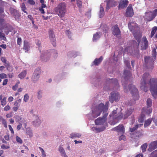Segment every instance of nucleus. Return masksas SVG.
I'll use <instances>...</instances> for the list:
<instances>
[{
    "label": "nucleus",
    "instance_id": "f03ea898",
    "mask_svg": "<svg viewBox=\"0 0 157 157\" xmlns=\"http://www.w3.org/2000/svg\"><path fill=\"white\" fill-rule=\"evenodd\" d=\"M128 26L130 31L133 33L135 38L138 43L137 44V47L136 48L131 47H127L124 49V52H127L130 55L138 57L139 53L138 47L140 42V38L142 36L139 31V28L137 27L136 23L133 22H130L128 23Z\"/></svg>",
    "mask_w": 157,
    "mask_h": 157
},
{
    "label": "nucleus",
    "instance_id": "774afa93",
    "mask_svg": "<svg viewBox=\"0 0 157 157\" xmlns=\"http://www.w3.org/2000/svg\"><path fill=\"white\" fill-rule=\"evenodd\" d=\"M8 126L10 131L11 132V133L12 134H13L14 131L13 130V128H12L11 125H8Z\"/></svg>",
    "mask_w": 157,
    "mask_h": 157
},
{
    "label": "nucleus",
    "instance_id": "393cba45",
    "mask_svg": "<svg viewBox=\"0 0 157 157\" xmlns=\"http://www.w3.org/2000/svg\"><path fill=\"white\" fill-rule=\"evenodd\" d=\"M59 151L61 155L63 157H68L66 155L65 150L62 145H60L58 148Z\"/></svg>",
    "mask_w": 157,
    "mask_h": 157
},
{
    "label": "nucleus",
    "instance_id": "338daca9",
    "mask_svg": "<svg viewBox=\"0 0 157 157\" xmlns=\"http://www.w3.org/2000/svg\"><path fill=\"white\" fill-rule=\"evenodd\" d=\"M4 138H5V139L6 140H7V141L9 140H10L9 135L8 134L4 136Z\"/></svg>",
    "mask_w": 157,
    "mask_h": 157
},
{
    "label": "nucleus",
    "instance_id": "cd10ccee",
    "mask_svg": "<svg viewBox=\"0 0 157 157\" xmlns=\"http://www.w3.org/2000/svg\"><path fill=\"white\" fill-rule=\"evenodd\" d=\"M109 82H112L114 85L115 89H117L119 88V85L117 79L115 78L114 79H109Z\"/></svg>",
    "mask_w": 157,
    "mask_h": 157
},
{
    "label": "nucleus",
    "instance_id": "a211bd4d",
    "mask_svg": "<svg viewBox=\"0 0 157 157\" xmlns=\"http://www.w3.org/2000/svg\"><path fill=\"white\" fill-rule=\"evenodd\" d=\"M149 147L147 150L150 152L157 148V141L151 142L149 144Z\"/></svg>",
    "mask_w": 157,
    "mask_h": 157
},
{
    "label": "nucleus",
    "instance_id": "e433bc0d",
    "mask_svg": "<svg viewBox=\"0 0 157 157\" xmlns=\"http://www.w3.org/2000/svg\"><path fill=\"white\" fill-rule=\"evenodd\" d=\"M3 29L0 28V39L5 40L6 38L5 37L4 34L2 33V30Z\"/></svg>",
    "mask_w": 157,
    "mask_h": 157
},
{
    "label": "nucleus",
    "instance_id": "f8f14e48",
    "mask_svg": "<svg viewBox=\"0 0 157 157\" xmlns=\"http://www.w3.org/2000/svg\"><path fill=\"white\" fill-rule=\"evenodd\" d=\"M152 102L151 100L149 98H148L147 100V107H145L143 109V112H146L147 115L150 114L152 111L151 108L149 107L151 106L152 105Z\"/></svg>",
    "mask_w": 157,
    "mask_h": 157
},
{
    "label": "nucleus",
    "instance_id": "a19ab883",
    "mask_svg": "<svg viewBox=\"0 0 157 157\" xmlns=\"http://www.w3.org/2000/svg\"><path fill=\"white\" fill-rule=\"evenodd\" d=\"M143 124L136 125L134 127L130 128V131L131 132H134L136 129H137L139 126H141Z\"/></svg>",
    "mask_w": 157,
    "mask_h": 157
},
{
    "label": "nucleus",
    "instance_id": "f3484780",
    "mask_svg": "<svg viewBox=\"0 0 157 157\" xmlns=\"http://www.w3.org/2000/svg\"><path fill=\"white\" fill-rule=\"evenodd\" d=\"M128 2L126 0H120L119 2V9H121L126 7L128 4Z\"/></svg>",
    "mask_w": 157,
    "mask_h": 157
},
{
    "label": "nucleus",
    "instance_id": "0e129e2a",
    "mask_svg": "<svg viewBox=\"0 0 157 157\" xmlns=\"http://www.w3.org/2000/svg\"><path fill=\"white\" fill-rule=\"evenodd\" d=\"M18 87V84H16L14 86H13V89L14 90H15Z\"/></svg>",
    "mask_w": 157,
    "mask_h": 157
},
{
    "label": "nucleus",
    "instance_id": "e2e57ef3",
    "mask_svg": "<svg viewBox=\"0 0 157 157\" xmlns=\"http://www.w3.org/2000/svg\"><path fill=\"white\" fill-rule=\"evenodd\" d=\"M0 13L1 15L3 16H5L4 13L3 9L2 8H0Z\"/></svg>",
    "mask_w": 157,
    "mask_h": 157
},
{
    "label": "nucleus",
    "instance_id": "603ef678",
    "mask_svg": "<svg viewBox=\"0 0 157 157\" xmlns=\"http://www.w3.org/2000/svg\"><path fill=\"white\" fill-rule=\"evenodd\" d=\"M7 77V75L5 73H2L0 74V78L2 79L6 78Z\"/></svg>",
    "mask_w": 157,
    "mask_h": 157
},
{
    "label": "nucleus",
    "instance_id": "052dcab7",
    "mask_svg": "<svg viewBox=\"0 0 157 157\" xmlns=\"http://www.w3.org/2000/svg\"><path fill=\"white\" fill-rule=\"evenodd\" d=\"M2 121V124H3L4 127L6 128L7 127V124L6 120L4 119H3Z\"/></svg>",
    "mask_w": 157,
    "mask_h": 157
},
{
    "label": "nucleus",
    "instance_id": "3c124183",
    "mask_svg": "<svg viewBox=\"0 0 157 157\" xmlns=\"http://www.w3.org/2000/svg\"><path fill=\"white\" fill-rule=\"evenodd\" d=\"M119 140L121 141V140H123L124 141H125L126 140V138L124 135H121L119 138Z\"/></svg>",
    "mask_w": 157,
    "mask_h": 157
},
{
    "label": "nucleus",
    "instance_id": "412c9836",
    "mask_svg": "<svg viewBox=\"0 0 157 157\" xmlns=\"http://www.w3.org/2000/svg\"><path fill=\"white\" fill-rule=\"evenodd\" d=\"M103 60V57L102 56H101L99 58H96L94 60L92 63L91 66H98Z\"/></svg>",
    "mask_w": 157,
    "mask_h": 157
},
{
    "label": "nucleus",
    "instance_id": "9b49d317",
    "mask_svg": "<svg viewBox=\"0 0 157 157\" xmlns=\"http://www.w3.org/2000/svg\"><path fill=\"white\" fill-rule=\"evenodd\" d=\"M41 72V71L40 68L36 69L32 77V81L34 83L37 82L40 77Z\"/></svg>",
    "mask_w": 157,
    "mask_h": 157
},
{
    "label": "nucleus",
    "instance_id": "a18cd8bd",
    "mask_svg": "<svg viewBox=\"0 0 157 157\" xmlns=\"http://www.w3.org/2000/svg\"><path fill=\"white\" fill-rule=\"evenodd\" d=\"M39 148L41 152L42 157H45L46 156V155L44 151L40 147H39Z\"/></svg>",
    "mask_w": 157,
    "mask_h": 157
},
{
    "label": "nucleus",
    "instance_id": "0eeeda50",
    "mask_svg": "<svg viewBox=\"0 0 157 157\" xmlns=\"http://www.w3.org/2000/svg\"><path fill=\"white\" fill-rule=\"evenodd\" d=\"M55 11L56 14L60 17H64L67 12L66 6L65 3L64 2L60 3L57 7L55 8Z\"/></svg>",
    "mask_w": 157,
    "mask_h": 157
},
{
    "label": "nucleus",
    "instance_id": "c03bdc74",
    "mask_svg": "<svg viewBox=\"0 0 157 157\" xmlns=\"http://www.w3.org/2000/svg\"><path fill=\"white\" fill-rule=\"evenodd\" d=\"M147 145V143H145L142 145L141 148L142 150V151L143 152H144L146 150Z\"/></svg>",
    "mask_w": 157,
    "mask_h": 157
},
{
    "label": "nucleus",
    "instance_id": "423d86ee",
    "mask_svg": "<svg viewBox=\"0 0 157 157\" xmlns=\"http://www.w3.org/2000/svg\"><path fill=\"white\" fill-rule=\"evenodd\" d=\"M155 48H154L152 50V59L148 56H145L144 57L145 66L146 67H147L148 69H150L149 70H151L153 69V63L156 58V49H157V46H156Z\"/></svg>",
    "mask_w": 157,
    "mask_h": 157
},
{
    "label": "nucleus",
    "instance_id": "6ab92c4d",
    "mask_svg": "<svg viewBox=\"0 0 157 157\" xmlns=\"http://www.w3.org/2000/svg\"><path fill=\"white\" fill-rule=\"evenodd\" d=\"M117 4V2L113 0L108 1L106 5V10H108L110 7L115 6Z\"/></svg>",
    "mask_w": 157,
    "mask_h": 157
},
{
    "label": "nucleus",
    "instance_id": "ea45409f",
    "mask_svg": "<svg viewBox=\"0 0 157 157\" xmlns=\"http://www.w3.org/2000/svg\"><path fill=\"white\" fill-rule=\"evenodd\" d=\"M152 120L151 119H149L147 120V121H145V123L144 124V126L145 127H146L149 126L150 124H151V122Z\"/></svg>",
    "mask_w": 157,
    "mask_h": 157
},
{
    "label": "nucleus",
    "instance_id": "39448f33",
    "mask_svg": "<svg viewBox=\"0 0 157 157\" xmlns=\"http://www.w3.org/2000/svg\"><path fill=\"white\" fill-rule=\"evenodd\" d=\"M122 83L124 88L125 92H128L129 90H130L131 93L135 100H137L139 99V96L138 94V90L134 85L130 84L128 87L126 85L127 84L126 82L124 83V82L123 81Z\"/></svg>",
    "mask_w": 157,
    "mask_h": 157
},
{
    "label": "nucleus",
    "instance_id": "a878e982",
    "mask_svg": "<svg viewBox=\"0 0 157 157\" xmlns=\"http://www.w3.org/2000/svg\"><path fill=\"white\" fill-rule=\"evenodd\" d=\"M102 33L100 32H97L94 34L93 36V40L94 42L98 40H99L101 36Z\"/></svg>",
    "mask_w": 157,
    "mask_h": 157
},
{
    "label": "nucleus",
    "instance_id": "58836bf2",
    "mask_svg": "<svg viewBox=\"0 0 157 157\" xmlns=\"http://www.w3.org/2000/svg\"><path fill=\"white\" fill-rule=\"evenodd\" d=\"M103 28L102 27V26H101V27L103 29V34L105 33L106 34V33L108 32V28L107 25H103Z\"/></svg>",
    "mask_w": 157,
    "mask_h": 157
},
{
    "label": "nucleus",
    "instance_id": "c85d7f7f",
    "mask_svg": "<svg viewBox=\"0 0 157 157\" xmlns=\"http://www.w3.org/2000/svg\"><path fill=\"white\" fill-rule=\"evenodd\" d=\"M7 25L5 20L0 18V27L2 29H6L7 27Z\"/></svg>",
    "mask_w": 157,
    "mask_h": 157
},
{
    "label": "nucleus",
    "instance_id": "4468645a",
    "mask_svg": "<svg viewBox=\"0 0 157 157\" xmlns=\"http://www.w3.org/2000/svg\"><path fill=\"white\" fill-rule=\"evenodd\" d=\"M140 45L142 50H146L147 48L148 43L146 37H143Z\"/></svg>",
    "mask_w": 157,
    "mask_h": 157
},
{
    "label": "nucleus",
    "instance_id": "2eb2a0df",
    "mask_svg": "<svg viewBox=\"0 0 157 157\" xmlns=\"http://www.w3.org/2000/svg\"><path fill=\"white\" fill-rule=\"evenodd\" d=\"M49 36L51 42H52L53 46H56V40L54 32L52 29H50L49 31Z\"/></svg>",
    "mask_w": 157,
    "mask_h": 157
},
{
    "label": "nucleus",
    "instance_id": "b1692460",
    "mask_svg": "<svg viewBox=\"0 0 157 157\" xmlns=\"http://www.w3.org/2000/svg\"><path fill=\"white\" fill-rule=\"evenodd\" d=\"M105 128L104 126L101 127H93L91 128V130L96 133H98L104 131Z\"/></svg>",
    "mask_w": 157,
    "mask_h": 157
},
{
    "label": "nucleus",
    "instance_id": "49530a36",
    "mask_svg": "<svg viewBox=\"0 0 157 157\" xmlns=\"http://www.w3.org/2000/svg\"><path fill=\"white\" fill-rule=\"evenodd\" d=\"M76 2L77 6H78L79 8H81L82 5V2L81 1H80V0H76Z\"/></svg>",
    "mask_w": 157,
    "mask_h": 157
},
{
    "label": "nucleus",
    "instance_id": "864d4df0",
    "mask_svg": "<svg viewBox=\"0 0 157 157\" xmlns=\"http://www.w3.org/2000/svg\"><path fill=\"white\" fill-rule=\"evenodd\" d=\"M16 141L20 144L22 143V141L20 138L18 136H17L16 138Z\"/></svg>",
    "mask_w": 157,
    "mask_h": 157
},
{
    "label": "nucleus",
    "instance_id": "aec40b11",
    "mask_svg": "<svg viewBox=\"0 0 157 157\" xmlns=\"http://www.w3.org/2000/svg\"><path fill=\"white\" fill-rule=\"evenodd\" d=\"M113 130L122 134L124 132V128L123 125H119L118 126L113 128Z\"/></svg>",
    "mask_w": 157,
    "mask_h": 157
},
{
    "label": "nucleus",
    "instance_id": "5701e85b",
    "mask_svg": "<svg viewBox=\"0 0 157 157\" xmlns=\"http://www.w3.org/2000/svg\"><path fill=\"white\" fill-rule=\"evenodd\" d=\"M113 33L116 36H118L120 34L121 32L118 25H115L113 27Z\"/></svg>",
    "mask_w": 157,
    "mask_h": 157
},
{
    "label": "nucleus",
    "instance_id": "5fc2aeb1",
    "mask_svg": "<svg viewBox=\"0 0 157 157\" xmlns=\"http://www.w3.org/2000/svg\"><path fill=\"white\" fill-rule=\"evenodd\" d=\"M124 63H125V64L126 65L127 67L128 68H129L130 67V64L128 60H124Z\"/></svg>",
    "mask_w": 157,
    "mask_h": 157
},
{
    "label": "nucleus",
    "instance_id": "09e8293b",
    "mask_svg": "<svg viewBox=\"0 0 157 157\" xmlns=\"http://www.w3.org/2000/svg\"><path fill=\"white\" fill-rule=\"evenodd\" d=\"M29 99V95L26 94L24 95V100L25 102H27L28 101Z\"/></svg>",
    "mask_w": 157,
    "mask_h": 157
},
{
    "label": "nucleus",
    "instance_id": "473e14b6",
    "mask_svg": "<svg viewBox=\"0 0 157 157\" xmlns=\"http://www.w3.org/2000/svg\"><path fill=\"white\" fill-rule=\"evenodd\" d=\"M29 48L30 47L28 42L25 40H24L23 49L25 51V52H28L29 50Z\"/></svg>",
    "mask_w": 157,
    "mask_h": 157
},
{
    "label": "nucleus",
    "instance_id": "ddd939ff",
    "mask_svg": "<svg viewBox=\"0 0 157 157\" xmlns=\"http://www.w3.org/2000/svg\"><path fill=\"white\" fill-rule=\"evenodd\" d=\"M1 60L2 62L4 63L5 67L7 70L12 71V67L10 66L9 62L7 60L6 58L4 57H2L1 58Z\"/></svg>",
    "mask_w": 157,
    "mask_h": 157
},
{
    "label": "nucleus",
    "instance_id": "c9c22d12",
    "mask_svg": "<svg viewBox=\"0 0 157 157\" xmlns=\"http://www.w3.org/2000/svg\"><path fill=\"white\" fill-rule=\"evenodd\" d=\"M157 30V27L156 26H155L153 27L151 30V34L150 35V37L152 38L153 37L155 34L156 33Z\"/></svg>",
    "mask_w": 157,
    "mask_h": 157
},
{
    "label": "nucleus",
    "instance_id": "f704fd0d",
    "mask_svg": "<svg viewBox=\"0 0 157 157\" xmlns=\"http://www.w3.org/2000/svg\"><path fill=\"white\" fill-rule=\"evenodd\" d=\"M26 75V71L24 70L18 75V77L21 79H22Z\"/></svg>",
    "mask_w": 157,
    "mask_h": 157
},
{
    "label": "nucleus",
    "instance_id": "69168bd1",
    "mask_svg": "<svg viewBox=\"0 0 157 157\" xmlns=\"http://www.w3.org/2000/svg\"><path fill=\"white\" fill-rule=\"evenodd\" d=\"M10 107L9 105H7L4 108V111H7L9 110L10 109Z\"/></svg>",
    "mask_w": 157,
    "mask_h": 157
},
{
    "label": "nucleus",
    "instance_id": "bb28decb",
    "mask_svg": "<svg viewBox=\"0 0 157 157\" xmlns=\"http://www.w3.org/2000/svg\"><path fill=\"white\" fill-rule=\"evenodd\" d=\"M131 76V74L130 71L125 70L124 73V76L125 80H127L130 78Z\"/></svg>",
    "mask_w": 157,
    "mask_h": 157
},
{
    "label": "nucleus",
    "instance_id": "79ce46f5",
    "mask_svg": "<svg viewBox=\"0 0 157 157\" xmlns=\"http://www.w3.org/2000/svg\"><path fill=\"white\" fill-rule=\"evenodd\" d=\"M149 157H157V150L152 152L149 155Z\"/></svg>",
    "mask_w": 157,
    "mask_h": 157
},
{
    "label": "nucleus",
    "instance_id": "9d476101",
    "mask_svg": "<svg viewBox=\"0 0 157 157\" xmlns=\"http://www.w3.org/2000/svg\"><path fill=\"white\" fill-rule=\"evenodd\" d=\"M120 98V96L119 94L116 91L111 92L109 96V100L111 103H113L114 101H118Z\"/></svg>",
    "mask_w": 157,
    "mask_h": 157
},
{
    "label": "nucleus",
    "instance_id": "de8ad7c7",
    "mask_svg": "<svg viewBox=\"0 0 157 157\" xmlns=\"http://www.w3.org/2000/svg\"><path fill=\"white\" fill-rule=\"evenodd\" d=\"M6 97H4L3 98V99L1 101V104L2 105H5L6 103Z\"/></svg>",
    "mask_w": 157,
    "mask_h": 157
},
{
    "label": "nucleus",
    "instance_id": "8fccbe9b",
    "mask_svg": "<svg viewBox=\"0 0 157 157\" xmlns=\"http://www.w3.org/2000/svg\"><path fill=\"white\" fill-rule=\"evenodd\" d=\"M142 135V132L141 131L137 132L135 133V135H136V136L138 137H139L141 136Z\"/></svg>",
    "mask_w": 157,
    "mask_h": 157
},
{
    "label": "nucleus",
    "instance_id": "2f4dec72",
    "mask_svg": "<svg viewBox=\"0 0 157 157\" xmlns=\"http://www.w3.org/2000/svg\"><path fill=\"white\" fill-rule=\"evenodd\" d=\"M99 15L100 18L102 17L104 15V10L102 4L100 6V11Z\"/></svg>",
    "mask_w": 157,
    "mask_h": 157
},
{
    "label": "nucleus",
    "instance_id": "4d7b16f0",
    "mask_svg": "<svg viewBox=\"0 0 157 157\" xmlns=\"http://www.w3.org/2000/svg\"><path fill=\"white\" fill-rule=\"evenodd\" d=\"M22 40L21 38L18 37L17 39V44L19 45H20L22 42Z\"/></svg>",
    "mask_w": 157,
    "mask_h": 157
},
{
    "label": "nucleus",
    "instance_id": "6e6d98bb",
    "mask_svg": "<svg viewBox=\"0 0 157 157\" xmlns=\"http://www.w3.org/2000/svg\"><path fill=\"white\" fill-rule=\"evenodd\" d=\"M1 148L2 149H8L10 148L9 146H6L4 144L2 145L1 146Z\"/></svg>",
    "mask_w": 157,
    "mask_h": 157
},
{
    "label": "nucleus",
    "instance_id": "20e7f679",
    "mask_svg": "<svg viewBox=\"0 0 157 157\" xmlns=\"http://www.w3.org/2000/svg\"><path fill=\"white\" fill-rule=\"evenodd\" d=\"M133 110V108L131 107L128 109L125 112L124 114L122 116L121 115H115L117 113L116 110H113L112 114H110L109 116L110 120L109 123L111 125H114L116 124L117 121L121 119L122 118L125 119L130 116L132 113Z\"/></svg>",
    "mask_w": 157,
    "mask_h": 157
},
{
    "label": "nucleus",
    "instance_id": "7ed1b4c3",
    "mask_svg": "<svg viewBox=\"0 0 157 157\" xmlns=\"http://www.w3.org/2000/svg\"><path fill=\"white\" fill-rule=\"evenodd\" d=\"M151 77L149 73H145L142 76L140 87L142 90L145 92L147 91L148 89L147 83L150 79L149 83L151 91L152 96L155 98L157 96V79H151Z\"/></svg>",
    "mask_w": 157,
    "mask_h": 157
},
{
    "label": "nucleus",
    "instance_id": "72a5a7b5",
    "mask_svg": "<svg viewBox=\"0 0 157 157\" xmlns=\"http://www.w3.org/2000/svg\"><path fill=\"white\" fill-rule=\"evenodd\" d=\"M144 113H146L147 114L146 112H143V110H142V113L141 114L140 117L138 119V121L139 122H143L144 121V119L145 118V115L144 114Z\"/></svg>",
    "mask_w": 157,
    "mask_h": 157
},
{
    "label": "nucleus",
    "instance_id": "7c9ffc66",
    "mask_svg": "<svg viewBox=\"0 0 157 157\" xmlns=\"http://www.w3.org/2000/svg\"><path fill=\"white\" fill-rule=\"evenodd\" d=\"M35 120L33 121V124L35 126L39 125L40 123V121L39 117L35 116Z\"/></svg>",
    "mask_w": 157,
    "mask_h": 157
},
{
    "label": "nucleus",
    "instance_id": "37998d69",
    "mask_svg": "<svg viewBox=\"0 0 157 157\" xmlns=\"http://www.w3.org/2000/svg\"><path fill=\"white\" fill-rule=\"evenodd\" d=\"M21 100V99H18L17 100L15 101L14 105L15 106L19 107L20 105V103Z\"/></svg>",
    "mask_w": 157,
    "mask_h": 157
},
{
    "label": "nucleus",
    "instance_id": "680f3d73",
    "mask_svg": "<svg viewBox=\"0 0 157 157\" xmlns=\"http://www.w3.org/2000/svg\"><path fill=\"white\" fill-rule=\"evenodd\" d=\"M22 126V123H20L17 126V129L18 130H19L21 129Z\"/></svg>",
    "mask_w": 157,
    "mask_h": 157
},
{
    "label": "nucleus",
    "instance_id": "dca6fc26",
    "mask_svg": "<svg viewBox=\"0 0 157 157\" xmlns=\"http://www.w3.org/2000/svg\"><path fill=\"white\" fill-rule=\"evenodd\" d=\"M10 10L11 14L15 19L17 20H19L20 17V14L17 11L12 8H10Z\"/></svg>",
    "mask_w": 157,
    "mask_h": 157
},
{
    "label": "nucleus",
    "instance_id": "c756f323",
    "mask_svg": "<svg viewBox=\"0 0 157 157\" xmlns=\"http://www.w3.org/2000/svg\"><path fill=\"white\" fill-rule=\"evenodd\" d=\"M82 136V134L79 133L73 132L70 134V137L71 138H80Z\"/></svg>",
    "mask_w": 157,
    "mask_h": 157
},
{
    "label": "nucleus",
    "instance_id": "bf43d9fd",
    "mask_svg": "<svg viewBox=\"0 0 157 157\" xmlns=\"http://www.w3.org/2000/svg\"><path fill=\"white\" fill-rule=\"evenodd\" d=\"M66 34L68 36V37L69 38H71V36L70 35L71 34V32L70 31H69V30L66 31Z\"/></svg>",
    "mask_w": 157,
    "mask_h": 157
},
{
    "label": "nucleus",
    "instance_id": "4be33fe9",
    "mask_svg": "<svg viewBox=\"0 0 157 157\" xmlns=\"http://www.w3.org/2000/svg\"><path fill=\"white\" fill-rule=\"evenodd\" d=\"M126 15L127 17H131L133 16L134 13L132 7L131 6H128L126 10Z\"/></svg>",
    "mask_w": 157,
    "mask_h": 157
},
{
    "label": "nucleus",
    "instance_id": "1a4fd4ad",
    "mask_svg": "<svg viewBox=\"0 0 157 157\" xmlns=\"http://www.w3.org/2000/svg\"><path fill=\"white\" fill-rule=\"evenodd\" d=\"M157 14V9H155L153 12L148 11L145 13L144 18L147 21L152 20Z\"/></svg>",
    "mask_w": 157,
    "mask_h": 157
},
{
    "label": "nucleus",
    "instance_id": "f257e3e1",
    "mask_svg": "<svg viewBox=\"0 0 157 157\" xmlns=\"http://www.w3.org/2000/svg\"><path fill=\"white\" fill-rule=\"evenodd\" d=\"M109 102L108 101L106 102L105 105L103 103H100L99 105L93 107L92 109V113L87 114V117L90 119H93L99 116L103 111V116L102 117H99L95 120V124L97 125L106 124L105 123L106 117L108 115V113H106L108 109V105ZM107 126L106 125H105Z\"/></svg>",
    "mask_w": 157,
    "mask_h": 157
},
{
    "label": "nucleus",
    "instance_id": "4c0bfd02",
    "mask_svg": "<svg viewBox=\"0 0 157 157\" xmlns=\"http://www.w3.org/2000/svg\"><path fill=\"white\" fill-rule=\"evenodd\" d=\"M43 92L41 90H39L37 92V96L38 99H40L42 97Z\"/></svg>",
    "mask_w": 157,
    "mask_h": 157
},
{
    "label": "nucleus",
    "instance_id": "6e6552de",
    "mask_svg": "<svg viewBox=\"0 0 157 157\" xmlns=\"http://www.w3.org/2000/svg\"><path fill=\"white\" fill-rule=\"evenodd\" d=\"M49 53H50V54H48L47 52L41 54L40 57L42 61L46 62L48 61L49 59L50 55L53 56L55 58H56L58 56L57 51L55 50H50Z\"/></svg>",
    "mask_w": 157,
    "mask_h": 157
},
{
    "label": "nucleus",
    "instance_id": "13d9d810",
    "mask_svg": "<svg viewBox=\"0 0 157 157\" xmlns=\"http://www.w3.org/2000/svg\"><path fill=\"white\" fill-rule=\"evenodd\" d=\"M22 10V11L25 13H27L25 11V10L26 9L25 5L24 3H22V7H21Z\"/></svg>",
    "mask_w": 157,
    "mask_h": 157
}]
</instances>
